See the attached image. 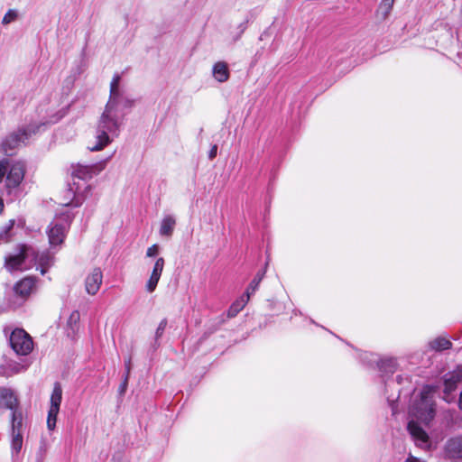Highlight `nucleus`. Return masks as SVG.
<instances>
[{
  "label": "nucleus",
  "instance_id": "1",
  "mask_svg": "<svg viewBox=\"0 0 462 462\" xmlns=\"http://www.w3.org/2000/svg\"><path fill=\"white\" fill-rule=\"evenodd\" d=\"M120 76L115 75L110 83V97L98 120L96 141L90 151H100L119 134L125 114L122 110L123 97L119 90Z\"/></svg>",
  "mask_w": 462,
  "mask_h": 462
},
{
  "label": "nucleus",
  "instance_id": "2",
  "mask_svg": "<svg viewBox=\"0 0 462 462\" xmlns=\"http://www.w3.org/2000/svg\"><path fill=\"white\" fill-rule=\"evenodd\" d=\"M57 122L54 116L46 118L42 117L36 125H29L25 128L19 129L17 132L12 133L2 143V150L5 154L11 156L14 154V150L24 144L26 141L34 134H36L42 126L47 124H53Z\"/></svg>",
  "mask_w": 462,
  "mask_h": 462
},
{
  "label": "nucleus",
  "instance_id": "3",
  "mask_svg": "<svg viewBox=\"0 0 462 462\" xmlns=\"http://www.w3.org/2000/svg\"><path fill=\"white\" fill-rule=\"evenodd\" d=\"M410 413L414 419L426 425L434 419L435 402L432 390L430 387L423 388L420 398L412 404Z\"/></svg>",
  "mask_w": 462,
  "mask_h": 462
},
{
  "label": "nucleus",
  "instance_id": "4",
  "mask_svg": "<svg viewBox=\"0 0 462 462\" xmlns=\"http://www.w3.org/2000/svg\"><path fill=\"white\" fill-rule=\"evenodd\" d=\"M74 215L69 211L57 216L49 225L46 233L51 248L60 246L69 230Z\"/></svg>",
  "mask_w": 462,
  "mask_h": 462
},
{
  "label": "nucleus",
  "instance_id": "5",
  "mask_svg": "<svg viewBox=\"0 0 462 462\" xmlns=\"http://www.w3.org/2000/svg\"><path fill=\"white\" fill-rule=\"evenodd\" d=\"M25 173V165L23 162H0V183L6 175V188H17L23 181Z\"/></svg>",
  "mask_w": 462,
  "mask_h": 462
},
{
  "label": "nucleus",
  "instance_id": "6",
  "mask_svg": "<svg viewBox=\"0 0 462 462\" xmlns=\"http://www.w3.org/2000/svg\"><path fill=\"white\" fill-rule=\"evenodd\" d=\"M9 341L14 351L20 356H27L33 348L31 336L22 328H15L11 333Z\"/></svg>",
  "mask_w": 462,
  "mask_h": 462
},
{
  "label": "nucleus",
  "instance_id": "7",
  "mask_svg": "<svg viewBox=\"0 0 462 462\" xmlns=\"http://www.w3.org/2000/svg\"><path fill=\"white\" fill-rule=\"evenodd\" d=\"M33 254L34 250L32 247L23 245L17 254L5 257V266L9 272L27 269L29 266L25 265V261Z\"/></svg>",
  "mask_w": 462,
  "mask_h": 462
},
{
  "label": "nucleus",
  "instance_id": "8",
  "mask_svg": "<svg viewBox=\"0 0 462 462\" xmlns=\"http://www.w3.org/2000/svg\"><path fill=\"white\" fill-rule=\"evenodd\" d=\"M106 161L107 160H105L89 165L79 163L76 167L73 168L72 175L81 180L90 179L105 169Z\"/></svg>",
  "mask_w": 462,
  "mask_h": 462
},
{
  "label": "nucleus",
  "instance_id": "9",
  "mask_svg": "<svg viewBox=\"0 0 462 462\" xmlns=\"http://www.w3.org/2000/svg\"><path fill=\"white\" fill-rule=\"evenodd\" d=\"M462 381V366H457L452 372H449L444 376V399L446 402H450L451 398L449 395L457 389V384Z\"/></svg>",
  "mask_w": 462,
  "mask_h": 462
},
{
  "label": "nucleus",
  "instance_id": "10",
  "mask_svg": "<svg viewBox=\"0 0 462 462\" xmlns=\"http://www.w3.org/2000/svg\"><path fill=\"white\" fill-rule=\"evenodd\" d=\"M407 429L412 437L416 446L428 449L430 448V441L427 432L414 420L408 423Z\"/></svg>",
  "mask_w": 462,
  "mask_h": 462
},
{
  "label": "nucleus",
  "instance_id": "11",
  "mask_svg": "<svg viewBox=\"0 0 462 462\" xmlns=\"http://www.w3.org/2000/svg\"><path fill=\"white\" fill-rule=\"evenodd\" d=\"M444 452L450 460L462 459V435L449 438L445 444Z\"/></svg>",
  "mask_w": 462,
  "mask_h": 462
},
{
  "label": "nucleus",
  "instance_id": "12",
  "mask_svg": "<svg viewBox=\"0 0 462 462\" xmlns=\"http://www.w3.org/2000/svg\"><path fill=\"white\" fill-rule=\"evenodd\" d=\"M103 281V273L100 268H94L85 281L86 291L89 295H96L100 289Z\"/></svg>",
  "mask_w": 462,
  "mask_h": 462
},
{
  "label": "nucleus",
  "instance_id": "13",
  "mask_svg": "<svg viewBox=\"0 0 462 462\" xmlns=\"http://www.w3.org/2000/svg\"><path fill=\"white\" fill-rule=\"evenodd\" d=\"M164 263L165 262L162 257H160L155 261L150 278L148 279L145 285V289L149 293L153 292L155 291L157 284L160 281V278L162 276L164 268Z\"/></svg>",
  "mask_w": 462,
  "mask_h": 462
},
{
  "label": "nucleus",
  "instance_id": "14",
  "mask_svg": "<svg viewBox=\"0 0 462 462\" xmlns=\"http://www.w3.org/2000/svg\"><path fill=\"white\" fill-rule=\"evenodd\" d=\"M36 285V279L33 277H25L14 285V291L16 294L26 297L30 295L34 290Z\"/></svg>",
  "mask_w": 462,
  "mask_h": 462
},
{
  "label": "nucleus",
  "instance_id": "15",
  "mask_svg": "<svg viewBox=\"0 0 462 462\" xmlns=\"http://www.w3.org/2000/svg\"><path fill=\"white\" fill-rule=\"evenodd\" d=\"M17 404V398L12 390L0 388V408L9 409L13 411L16 410Z\"/></svg>",
  "mask_w": 462,
  "mask_h": 462
},
{
  "label": "nucleus",
  "instance_id": "16",
  "mask_svg": "<svg viewBox=\"0 0 462 462\" xmlns=\"http://www.w3.org/2000/svg\"><path fill=\"white\" fill-rule=\"evenodd\" d=\"M35 263L39 265L42 274H45L48 268L53 263V256L49 252H42L41 254L35 253L31 254Z\"/></svg>",
  "mask_w": 462,
  "mask_h": 462
},
{
  "label": "nucleus",
  "instance_id": "17",
  "mask_svg": "<svg viewBox=\"0 0 462 462\" xmlns=\"http://www.w3.org/2000/svg\"><path fill=\"white\" fill-rule=\"evenodd\" d=\"M212 73L214 79L220 83L226 82L229 79L228 67L224 61L215 63L212 69Z\"/></svg>",
  "mask_w": 462,
  "mask_h": 462
},
{
  "label": "nucleus",
  "instance_id": "18",
  "mask_svg": "<svg viewBox=\"0 0 462 462\" xmlns=\"http://www.w3.org/2000/svg\"><path fill=\"white\" fill-rule=\"evenodd\" d=\"M176 226V219L172 215L165 216L160 225L159 233L162 236L171 237Z\"/></svg>",
  "mask_w": 462,
  "mask_h": 462
},
{
  "label": "nucleus",
  "instance_id": "19",
  "mask_svg": "<svg viewBox=\"0 0 462 462\" xmlns=\"http://www.w3.org/2000/svg\"><path fill=\"white\" fill-rule=\"evenodd\" d=\"M394 2H395V0H382L381 1L380 5L375 12L376 17L380 21H384L389 17L390 14L393 10Z\"/></svg>",
  "mask_w": 462,
  "mask_h": 462
},
{
  "label": "nucleus",
  "instance_id": "20",
  "mask_svg": "<svg viewBox=\"0 0 462 462\" xmlns=\"http://www.w3.org/2000/svg\"><path fill=\"white\" fill-rule=\"evenodd\" d=\"M377 365L384 374H393L397 369V362L393 357H384L377 362Z\"/></svg>",
  "mask_w": 462,
  "mask_h": 462
},
{
  "label": "nucleus",
  "instance_id": "21",
  "mask_svg": "<svg viewBox=\"0 0 462 462\" xmlns=\"http://www.w3.org/2000/svg\"><path fill=\"white\" fill-rule=\"evenodd\" d=\"M250 299L248 295L243 294L238 300L232 303L227 310V317L234 318L236 317L246 305Z\"/></svg>",
  "mask_w": 462,
  "mask_h": 462
},
{
  "label": "nucleus",
  "instance_id": "22",
  "mask_svg": "<svg viewBox=\"0 0 462 462\" xmlns=\"http://www.w3.org/2000/svg\"><path fill=\"white\" fill-rule=\"evenodd\" d=\"M62 400V388L60 383H55L53 390L51 395V409H56L60 411V403Z\"/></svg>",
  "mask_w": 462,
  "mask_h": 462
},
{
  "label": "nucleus",
  "instance_id": "23",
  "mask_svg": "<svg viewBox=\"0 0 462 462\" xmlns=\"http://www.w3.org/2000/svg\"><path fill=\"white\" fill-rule=\"evenodd\" d=\"M12 434L20 433L23 435V416L20 411L14 410L12 411Z\"/></svg>",
  "mask_w": 462,
  "mask_h": 462
},
{
  "label": "nucleus",
  "instance_id": "24",
  "mask_svg": "<svg viewBox=\"0 0 462 462\" xmlns=\"http://www.w3.org/2000/svg\"><path fill=\"white\" fill-rule=\"evenodd\" d=\"M265 274V270L259 271L254 278L250 282L249 286L247 287L245 295H248V298L250 299L251 295L255 292V291L258 289L260 282L263 279Z\"/></svg>",
  "mask_w": 462,
  "mask_h": 462
},
{
  "label": "nucleus",
  "instance_id": "25",
  "mask_svg": "<svg viewBox=\"0 0 462 462\" xmlns=\"http://www.w3.org/2000/svg\"><path fill=\"white\" fill-rule=\"evenodd\" d=\"M451 342L448 339L442 337H437L430 342V348L437 351L448 349L451 347Z\"/></svg>",
  "mask_w": 462,
  "mask_h": 462
},
{
  "label": "nucleus",
  "instance_id": "26",
  "mask_svg": "<svg viewBox=\"0 0 462 462\" xmlns=\"http://www.w3.org/2000/svg\"><path fill=\"white\" fill-rule=\"evenodd\" d=\"M23 447V435L20 433L12 434V454L13 456L18 455Z\"/></svg>",
  "mask_w": 462,
  "mask_h": 462
},
{
  "label": "nucleus",
  "instance_id": "27",
  "mask_svg": "<svg viewBox=\"0 0 462 462\" xmlns=\"http://www.w3.org/2000/svg\"><path fill=\"white\" fill-rule=\"evenodd\" d=\"M14 219L9 220V222L0 231V243H6L10 240L12 235L11 230L14 226Z\"/></svg>",
  "mask_w": 462,
  "mask_h": 462
},
{
  "label": "nucleus",
  "instance_id": "28",
  "mask_svg": "<svg viewBox=\"0 0 462 462\" xmlns=\"http://www.w3.org/2000/svg\"><path fill=\"white\" fill-rule=\"evenodd\" d=\"M58 413L59 410L51 408L49 409L47 417V427L50 430H53L56 427Z\"/></svg>",
  "mask_w": 462,
  "mask_h": 462
},
{
  "label": "nucleus",
  "instance_id": "29",
  "mask_svg": "<svg viewBox=\"0 0 462 462\" xmlns=\"http://www.w3.org/2000/svg\"><path fill=\"white\" fill-rule=\"evenodd\" d=\"M79 319V312L78 310L72 311L68 319V326H69L71 329H74L75 327L78 325Z\"/></svg>",
  "mask_w": 462,
  "mask_h": 462
},
{
  "label": "nucleus",
  "instance_id": "30",
  "mask_svg": "<svg viewBox=\"0 0 462 462\" xmlns=\"http://www.w3.org/2000/svg\"><path fill=\"white\" fill-rule=\"evenodd\" d=\"M17 18V12L15 10L10 9L5 14L2 20L3 24H9L12 22L15 21Z\"/></svg>",
  "mask_w": 462,
  "mask_h": 462
},
{
  "label": "nucleus",
  "instance_id": "31",
  "mask_svg": "<svg viewBox=\"0 0 462 462\" xmlns=\"http://www.w3.org/2000/svg\"><path fill=\"white\" fill-rule=\"evenodd\" d=\"M166 326H167V319H162L161 322L159 323V326L155 332L156 338H159L162 336V334L166 328Z\"/></svg>",
  "mask_w": 462,
  "mask_h": 462
},
{
  "label": "nucleus",
  "instance_id": "32",
  "mask_svg": "<svg viewBox=\"0 0 462 462\" xmlns=\"http://www.w3.org/2000/svg\"><path fill=\"white\" fill-rule=\"evenodd\" d=\"M159 253V246L157 245H152L150 246L146 251V256L147 257H153L156 256Z\"/></svg>",
  "mask_w": 462,
  "mask_h": 462
},
{
  "label": "nucleus",
  "instance_id": "33",
  "mask_svg": "<svg viewBox=\"0 0 462 462\" xmlns=\"http://www.w3.org/2000/svg\"><path fill=\"white\" fill-rule=\"evenodd\" d=\"M127 384H128V378H127V375H125V378H124L122 383L119 386V393L121 394L125 393L126 388H127Z\"/></svg>",
  "mask_w": 462,
  "mask_h": 462
},
{
  "label": "nucleus",
  "instance_id": "34",
  "mask_svg": "<svg viewBox=\"0 0 462 462\" xmlns=\"http://www.w3.org/2000/svg\"><path fill=\"white\" fill-rule=\"evenodd\" d=\"M217 146L215 144L211 147L209 152H208V158L210 160H213L217 156Z\"/></svg>",
  "mask_w": 462,
  "mask_h": 462
},
{
  "label": "nucleus",
  "instance_id": "35",
  "mask_svg": "<svg viewBox=\"0 0 462 462\" xmlns=\"http://www.w3.org/2000/svg\"><path fill=\"white\" fill-rule=\"evenodd\" d=\"M131 370V360L125 362V375H127V378H129V374Z\"/></svg>",
  "mask_w": 462,
  "mask_h": 462
},
{
  "label": "nucleus",
  "instance_id": "36",
  "mask_svg": "<svg viewBox=\"0 0 462 462\" xmlns=\"http://www.w3.org/2000/svg\"><path fill=\"white\" fill-rule=\"evenodd\" d=\"M406 462H420V460H419L418 458H416L414 457H410L407 458Z\"/></svg>",
  "mask_w": 462,
  "mask_h": 462
},
{
  "label": "nucleus",
  "instance_id": "37",
  "mask_svg": "<svg viewBox=\"0 0 462 462\" xmlns=\"http://www.w3.org/2000/svg\"><path fill=\"white\" fill-rule=\"evenodd\" d=\"M458 407L462 411V392L460 393V396H459Z\"/></svg>",
  "mask_w": 462,
  "mask_h": 462
},
{
  "label": "nucleus",
  "instance_id": "38",
  "mask_svg": "<svg viewBox=\"0 0 462 462\" xmlns=\"http://www.w3.org/2000/svg\"><path fill=\"white\" fill-rule=\"evenodd\" d=\"M4 208V202L3 199L0 198V213L3 211Z\"/></svg>",
  "mask_w": 462,
  "mask_h": 462
},
{
  "label": "nucleus",
  "instance_id": "39",
  "mask_svg": "<svg viewBox=\"0 0 462 462\" xmlns=\"http://www.w3.org/2000/svg\"><path fill=\"white\" fill-rule=\"evenodd\" d=\"M396 379H397L398 383H401L402 377L400 375H398Z\"/></svg>",
  "mask_w": 462,
  "mask_h": 462
},
{
  "label": "nucleus",
  "instance_id": "40",
  "mask_svg": "<svg viewBox=\"0 0 462 462\" xmlns=\"http://www.w3.org/2000/svg\"><path fill=\"white\" fill-rule=\"evenodd\" d=\"M79 205H80V203L78 201L74 204L75 207H79Z\"/></svg>",
  "mask_w": 462,
  "mask_h": 462
}]
</instances>
